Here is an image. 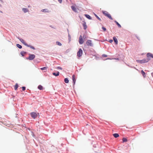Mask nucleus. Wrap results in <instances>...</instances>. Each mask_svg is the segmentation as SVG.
Instances as JSON below:
<instances>
[{"label":"nucleus","mask_w":153,"mask_h":153,"mask_svg":"<svg viewBox=\"0 0 153 153\" xmlns=\"http://www.w3.org/2000/svg\"><path fill=\"white\" fill-rule=\"evenodd\" d=\"M147 56L148 58L149 57L153 58V54L150 53H148L147 54Z\"/></svg>","instance_id":"nucleus-11"},{"label":"nucleus","mask_w":153,"mask_h":153,"mask_svg":"<svg viewBox=\"0 0 153 153\" xmlns=\"http://www.w3.org/2000/svg\"><path fill=\"white\" fill-rule=\"evenodd\" d=\"M102 57H106L107 56V55L105 54H103L102 55Z\"/></svg>","instance_id":"nucleus-34"},{"label":"nucleus","mask_w":153,"mask_h":153,"mask_svg":"<svg viewBox=\"0 0 153 153\" xmlns=\"http://www.w3.org/2000/svg\"><path fill=\"white\" fill-rule=\"evenodd\" d=\"M127 141V140L126 138H123V142L124 143L126 142Z\"/></svg>","instance_id":"nucleus-27"},{"label":"nucleus","mask_w":153,"mask_h":153,"mask_svg":"<svg viewBox=\"0 0 153 153\" xmlns=\"http://www.w3.org/2000/svg\"><path fill=\"white\" fill-rule=\"evenodd\" d=\"M41 11L43 12H48L47 9H44L41 10Z\"/></svg>","instance_id":"nucleus-24"},{"label":"nucleus","mask_w":153,"mask_h":153,"mask_svg":"<svg viewBox=\"0 0 153 153\" xmlns=\"http://www.w3.org/2000/svg\"><path fill=\"white\" fill-rule=\"evenodd\" d=\"M38 114H39V113H36L34 112H32L30 113V115L31 117L34 119H35L38 116Z\"/></svg>","instance_id":"nucleus-5"},{"label":"nucleus","mask_w":153,"mask_h":153,"mask_svg":"<svg viewBox=\"0 0 153 153\" xmlns=\"http://www.w3.org/2000/svg\"><path fill=\"white\" fill-rule=\"evenodd\" d=\"M94 15L97 18V19L100 21H101V20L95 13H94Z\"/></svg>","instance_id":"nucleus-21"},{"label":"nucleus","mask_w":153,"mask_h":153,"mask_svg":"<svg viewBox=\"0 0 153 153\" xmlns=\"http://www.w3.org/2000/svg\"><path fill=\"white\" fill-rule=\"evenodd\" d=\"M52 74L53 75L56 76H58L59 75V71H58L56 73L55 72H53L52 73Z\"/></svg>","instance_id":"nucleus-15"},{"label":"nucleus","mask_w":153,"mask_h":153,"mask_svg":"<svg viewBox=\"0 0 153 153\" xmlns=\"http://www.w3.org/2000/svg\"><path fill=\"white\" fill-rule=\"evenodd\" d=\"M17 38L25 46L30 47V48L33 49V50H35V48L33 46H32L30 45H28L26 43L25 41L22 39L20 38L19 37H18Z\"/></svg>","instance_id":"nucleus-1"},{"label":"nucleus","mask_w":153,"mask_h":153,"mask_svg":"<svg viewBox=\"0 0 153 153\" xmlns=\"http://www.w3.org/2000/svg\"><path fill=\"white\" fill-rule=\"evenodd\" d=\"M108 41L110 42V43H111L113 42V40L112 39H110Z\"/></svg>","instance_id":"nucleus-35"},{"label":"nucleus","mask_w":153,"mask_h":153,"mask_svg":"<svg viewBox=\"0 0 153 153\" xmlns=\"http://www.w3.org/2000/svg\"><path fill=\"white\" fill-rule=\"evenodd\" d=\"M60 3H61L62 2V0H58Z\"/></svg>","instance_id":"nucleus-36"},{"label":"nucleus","mask_w":153,"mask_h":153,"mask_svg":"<svg viewBox=\"0 0 153 153\" xmlns=\"http://www.w3.org/2000/svg\"><path fill=\"white\" fill-rule=\"evenodd\" d=\"M110 59L109 58H108L107 59Z\"/></svg>","instance_id":"nucleus-41"},{"label":"nucleus","mask_w":153,"mask_h":153,"mask_svg":"<svg viewBox=\"0 0 153 153\" xmlns=\"http://www.w3.org/2000/svg\"><path fill=\"white\" fill-rule=\"evenodd\" d=\"M16 45V46L19 49H21L22 48V46L19 44H17Z\"/></svg>","instance_id":"nucleus-25"},{"label":"nucleus","mask_w":153,"mask_h":153,"mask_svg":"<svg viewBox=\"0 0 153 153\" xmlns=\"http://www.w3.org/2000/svg\"><path fill=\"white\" fill-rule=\"evenodd\" d=\"M82 26L84 27V29L86 30L87 27L86 25V23L85 21H83Z\"/></svg>","instance_id":"nucleus-9"},{"label":"nucleus","mask_w":153,"mask_h":153,"mask_svg":"<svg viewBox=\"0 0 153 153\" xmlns=\"http://www.w3.org/2000/svg\"><path fill=\"white\" fill-rule=\"evenodd\" d=\"M116 23L117 25L120 28L121 27V26L120 24H119L118 22H117L116 21H114Z\"/></svg>","instance_id":"nucleus-20"},{"label":"nucleus","mask_w":153,"mask_h":153,"mask_svg":"<svg viewBox=\"0 0 153 153\" xmlns=\"http://www.w3.org/2000/svg\"><path fill=\"white\" fill-rule=\"evenodd\" d=\"M29 57L26 58L27 59L32 60L35 57V55L33 54H29Z\"/></svg>","instance_id":"nucleus-4"},{"label":"nucleus","mask_w":153,"mask_h":153,"mask_svg":"<svg viewBox=\"0 0 153 153\" xmlns=\"http://www.w3.org/2000/svg\"><path fill=\"white\" fill-rule=\"evenodd\" d=\"M113 39L116 44L117 45L118 44V40L114 36L113 37Z\"/></svg>","instance_id":"nucleus-12"},{"label":"nucleus","mask_w":153,"mask_h":153,"mask_svg":"<svg viewBox=\"0 0 153 153\" xmlns=\"http://www.w3.org/2000/svg\"><path fill=\"white\" fill-rule=\"evenodd\" d=\"M56 43L57 45L59 46H61L62 45L61 43L58 41H57Z\"/></svg>","instance_id":"nucleus-28"},{"label":"nucleus","mask_w":153,"mask_h":153,"mask_svg":"<svg viewBox=\"0 0 153 153\" xmlns=\"http://www.w3.org/2000/svg\"><path fill=\"white\" fill-rule=\"evenodd\" d=\"M22 90L23 91L25 90L26 87L25 86H23L22 87Z\"/></svg>","instance_id":"nucleus-32"},{"label":"nucleus","mask_w":153,"mask_h":153,"mask_svg":"<svg viewBox=\"0 0 153 153\" xmlns=\"http://www.w3.org/2000/svg\"><path fill=\"white\" fill-rule=\"evenodd\" d=\"M82 51L81 48H80L79 49L78 51L77 52V56L79 57H81L82 54Z\"/></svg>","instance_id":"nucleus-7"},{"label":"nucleus","mask_w":153,"mask_h":153,"mask_svg":"<svg viewBox=\"0 0 153 153\" xmlns=\"http://www.w3.org/2000/svg\"><path fill=\"white\" fill-rule=\"evenodd\" d=\"M150 59H144L142 60H137L136 61L138 63L143 64L148 62Z\"/></svg>","instance_id":"nucleus-2"},{"label":"nucleus","mask_w":153,"mask_h":153,"mask_svg":"<svg viewBox=\"0 0 153 153\" xmlns=\"http://www.w3.org/2000/svg\"><path fill=\"white\" fill-rule=\"evenodd\" d=\"M113 136L115 138H117L119 137V134L118 133H114L113 134Z\"/></svg>","instance_id":"nucleus-19"},{"label":"nucleus","mask_w":153,"mask_h":153,"mask_svg":"<svg viewBox=\"0 0 153 153\" xmlns=\"http://www.w3.org/2000/svg\"><path fill=\"white\" fill-rule=\"evenodd\" d=\"M57 69H60V70H62V68L61 67H60V66H58L57 67Z\"/></svg>","instance_id":"nucleus-33"},{"label":"nucleus","mask_w":153,"mask_h":153,"mask_svg":"<svg viewBox=\"0 0 153 153\" xmlns=\"http://www.w3.org/2000/svg\"><path fill=\"white\" fill-rule=\"evenodd\" d=\"M71 8L72 10H73L75 12H76V10L75 7L73 6H71Z\"/></svg>","instance_id":"nucleus-18"},{"label":"nucleus","mask_w":153,"mask_h":153,"mask_svg":"<svg viewBox=\"0 0 153 153\" xmlns=\"http://www.w3.org/2000/svg\"><path fill=\"white\" fill-rule=\"evenodd\" d=\"M0 12L1 13H3L0 10Z\"/></svg>","instance_id":"nucleus-38"},{"label":"nucleus","mask_w":153,"mask_h":153,"mask_svg":"<svg viewBox=\"0 0 153 153\" xmlns=\"http://www.w3.org/2000/svg\"><path fill=\"white\" fill-rule=\"evenodd\" d=\"M102 30H103L104 31H105L106 30V28L104 27H102Z\"/></svg>","instance_id":"nucleus-31"},{"label":"nucleus","mask_w":153,"mask_h":153,"mask_svg":"<svg viewBox=\"0 0 153 153\" xmlns=\"http://www.w3.org/2000/svg\"><path fill=\"white\" fill-rule=\"evenodd\" d=\"M72 80L73 81V85H74L75 84L76 79L75 78V76L74 75L72 76Z\"/></svg>","instance_id":"nucleus-10"},{"label":"nucleus","mask_w":153,"mask_h":153,"mask_svg":"<svg viewBox=\"0 0 153 153\" xmlns=\"http://www.w3.org/2000/svg\"><path fill=\"white\" fill-rule=\"evenodd\" d=\"M102 13L105 16L108 17L110 19L112 20H113V18L111 17V15L109 14L106 11H102Z\"/></svg>","instance_id":"nucleus-3"},{"label":"nucleus","mask_w":153,"mask_h":153,"mask_svg":"<svg viewBox=\"0 0 153 153\" xmlns=\"http://www.w3.org/2000/svg\"><path fill=\"white\" fill-rule=\"evenodd\" d=\"M22 11L24 13H26L29 11V10L27 8H22Z\"/></svg>","instance_id":"nucleus-14"},{"label":"nucleus","mask_w":153,"mask_h":153,"mask_svg":"<svg viewBox=\"0 0 153 153\" xmlns=\"http://www.w3.org/2000/svg\"><path fill=\"white\" fill-rule=\"evenodd\" d=\"M153 76V73H152L151 74Z\"/></svg>","instance_id":"nucleus-37"},{"label":"nucleus","mask_w":153,"mask_h":153,"mask_svg":"<svg viewBox=\"0 0 153 153\" xmlns=\"http://www.w3.org/2000/svg\"><path fill=\"white\" fill-rule=\"evenodd\" d=\"M85 16L89 20H91L92 19L91 17L89 15L85 14Z\"/></svg>","instance_id":"nucleus-13"},{"label":"nucleus","mask_w":153,"mask_h":153,"mask_svg":"<svg viewBox=\"0 0 153 153\" xmlns=\"http://www.w3.org/2000/svg\"><path fill=\"white\" fill-rule=\"evenodd\" d=\"M84 36H83V37L84 38Z\"/></svg>","instance_id":"nucleus-42"},{"label":"nucleus","mask_w":153,"mask_h":153,"mask_svg":"<svg viewBox=\"0 0 153 153\" xmlns=\"http://www.w3.org/2000/svg\"><path fill=\"white\" fill-rule=\"evenodd\" d=\"M79 42L80 44H82L84 42V41L83 38L81 35L79 37Z\"/></svg>","instance_id":"nucleus-8"},{"label":"nucleus","mask_w":153,"mask_h":153,"mask_svg":"<svg viewBox=\"0 0 153 153\" xmlns=\"http://www.w3.org/2000/svg\"><path fill=\"white\" fill-rule=\"evenodd\" d=\"M1 5L0 4V7H1Z\"/></svg>","instance_id":"nucleus-39"},{"label":"nucleus","mask_w":153,"mask_h":153,"mask_svg":"<svg viewBox=\"0 0 153 153\" xmlns=\"http://www.w3.org/2000/svg\"><path fill=\"white\" fill-rule=\"evenodd\" d=\"M69 80L67 78H65L64 79V82L65 83H68L69 82Z\"/></svg>","instance_id":"nucleus-22"},{"label":"nucleus","mask_w":153,"mask_h":153,"mask_svg":"<svg viewBox=\"0 0 153 153\" xmlns=\"http://www.w3.org/2000/svg\"><path fill=\"white\" fill-rule=\"evenodd\" d=\"M27 53V52L23 51H22L20 53L21 55L23 56H24L25 54Z\"/></svg>","instance_id":"nucleus-16"},{"label":"nucleus","mask_w":153,"mask_h":153,"mask_svg":"<svg viewBox=\"0 0 153 153\" xmlns=\"http://www.w3.org/2000/svg\"><path fill=\"white\" fill-rule=\"evenodd\" d=\"M18 87V85L17 83H16L15 85L14 89L15 90H16Z\"/></svg>","instance_id":"nucleus-26"},{"label":"nucleus","mask_w":153,"mask_h":153,"mask_svg":"<svg viewBox=\"0 0 153 153\" xmlns=\"http://www.w3.org/2000/svg\"><path fill=\"white\" fill-rule=\"evenodd\" d=\"M47 68V67H43V68H41V69L42 70H46Z\"/></svg>","instance_id":"nucleus-30"},{"label":"nucleus","mask_w":153,"mask_h":153,"mask_svg":"<svg viewBox=\"0 0 153 153\" xmlns=\"http://www.w3.org/2000/svg\"><path fill=\"white\" fill-rule=\"evenodd\" d=\"M68 40L69 41H71V36L68 33Z\"/></svg>","instance_id":"nucleus-29"},{"label":"nucleus","mask_w":153,"mask_h":153,"mask_svg":"<svg viewBox=\"0 0 153 153\" xmlns=\"http://www.w3.org/2000/svg\"><path fill=\"white\" fill-rule=\"evenodd\" d=\"M38 88L40 90H42L43 89V87L42 85H39L38 86Z\"/></svg>","instance_id":"nucleus-23"},{"label":"nucleus","mask_w":153,"mask_h":153,"mask_svg":"<svg viewBox=\"0 0 153 153\" xmlns=\"http://www.w3.org/2000/svg\"><path fill=\"white\" fill-rule=\"evenodd\" d=\"M86 44L88 46L93 47V44L92 43V41L91 40H88L86 42Z\"/></svg>","instance_id":"nucleus-6"},{"label":"nucleus","mask_w":153,"mask_h":153,"mask_svg":"<svg viewBox=\"0 0 153 153\" xmlns=\"http://www.w3.org/2000/svg\"><path fill=\"white\" fill-rule=\"evenodd\" d=\"M141 73L142 74L143 76V77L144 78V77H145L146 76V74L145 73V72L143 70H142L141 71Z\"/></svg>","instance_id":"nucleus-17"},{"label":"nucleus","mask_w":153,"mask_h":153,"mask_svg":"<svg viewBox=\"0 0 153 153\" xmlns=\"http://www.w3.org/2000/svg\"><path fill=\"white\" fill-rule=\"evenodd\" d=\"M67 30H68V29H67Z\"/></svg>","instance_id":"nucleus-40"}]
</instances>
